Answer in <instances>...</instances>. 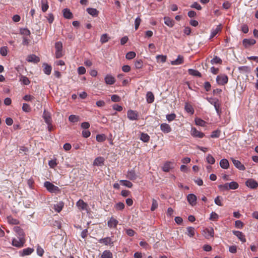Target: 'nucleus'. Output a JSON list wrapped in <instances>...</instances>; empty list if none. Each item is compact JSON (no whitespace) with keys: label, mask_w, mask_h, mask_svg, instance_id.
<instances>
[{"label":"nucleus","mask_w":258,"mask_h":258,"mask_svg":"<svg viewBox=\"0 0 258 258\" xmlns=\"http://www.w3.org/2000/svg\"><path fill=\"white\" fill-rule=\"evenodd\" d=\"M62 43L60 41L56 42L55 44V57L57 58L62 57L64 53L62 51Z\"/></svg>","instance_id":"1"},{"label":"nucleus","mask_w":258,"mask_h":258,"mask_svg":"<svg viewBox=\"0 0 258 258\" xmlns=\"http://www.w3.org/2000/svg\"><path fill=\"white\" fill-rule=\"evenodd\" d=\"M44 186L47 190L52 193H57L60 191L58 187L54 185L49 181H45L44 183Z\"/></svg>","instance_id":"2"},{"label":"nucleus","mask_w":258,"mask_h":258,"mask_svg":"<svg viewBox=\"0 0 258 258\" xmlns=\"http://www.w3.org/2000/svg\"><path fill=\"white\" fill-rule=\"evenodd\" d=\"M207 100L209 103H210L211 104L213 105L217 114L219 115H220L221 113V111L220 108V105L218 103L219 100L217 98H207Z\"/></svg>","instance_id":"3"},{"label":"nucleus","mask_w":258,"mask_h":258,"mask_svg":"<svg viewBox=\"0 0 258 258\" xmlns=\"http://www.w3.org/2000/svg\"><path fill=\"white\" fill-rule=\"evenodd\" d=\"M25 242V238L17 237L16 238L13 239L12 241V244L13 246L17 247H21L23 246Z\"/></svg>","instance_id":"4"},{"label":"nucleus","mask_w":258,"mask_h":258,"mask_svg":"<svg viewBox=\"0 0 258 258\" xmlns=\"http://www.w3.org/2000/svg\"><path fill=\"white\" fill-rule=\"evenodd\" d=\"M228 81V78L226 75H221L217 76L216 78V81L217 83L221 85H224L227 84Z\"/></svg>","instance_id":"5"},{"label":"nucleus","mask_w":258,"mask_h":258,"mask_svg":"<svg viewBox=\"0 0 258 258\" xmlns=\"http://www.w3.org/2000/svg\"><path fill=\"white\" fill-rule=\"evenodd\" d=\"M127 116L130 120H137L138 119L139 113L136 111L129 110L127 112Z\"/></svg>","instance_id":"6"},{"label":"nucleus","mask_w":258,"mask_h":258,"mask_svg":"<svg viewBox=\"0 0 258 258\" xmlns=\"http://www.w3.org/2000/svg\"><path fill=\"white\" fill-rule=\"evenodd\" d=\"M98 242L100 243L104 244L105 245H113V241H112L111 238L110 237H106L103 238H101L98 240Z\"/></svg>","instance_id":"7"},{"label":"nucleus","mask_w":258,"mask_h":258,"mask_svg":"<svg viewBox=\"0 0 258 258\" xmlns=\"http://www.w3.org/2000/svg\"><path fill=\"white\" fill-rule=\"evenodd\" d=\"M197 197L193 194H188L187 196V201L190 205L194 206L197 204Z\"/></svg>","instance_id":"8"},{"label":"nucleus","mask_w":258,"mask_h":258,"mask_svg":"<svg viewBox=\"0 0 258 258\" xmlns=\"http://www.w3.org/2000/svg\"><path fill=\"white\" fill-rule=\"evenodd\" d=\"M191 135L196 138H202L204 137L205 134L198 131L195 127H192L191 130Z\"/></svg>","instance_id":"9"},{"label":"nucleus","mask_w":258,"mask_h":258,"mask_svg":"<svg viewBox=\"0 0 258 258\" xmlns=\"http://www.w3.org/2000/svg\"><path fill=\"white\" fill-rule=\"evenodd\" d=\"M204 236L207 239H209L210 237H213L214 231L213 228H206L204 230Z\"/></svg>","instance_id":"10"},{"label":"nucleus","mask_w":258,"mask_h":258,"mask_svg":"<svg viewBox=\"0 0 258 258\" xmlns=\"http://www.w3.org/2000/svg\"><path fill=\"white\" fill-rule=\"evenodd\" d=\"M43 117L45 123L49 126L51 124V118L50 113L45 110L43 112Z\"/></svg>","instance_id":"11"},{"label":"nucleus","mask_w":258,"mask_h":258,"mask_svg":"<svg viewBox=\"0 0 258 258\" xmlns=\"http://www.w3.org/2000/svg\"><path fill=\"white\" fill-rule=\"evenodd\" d=\"M231 160L234 164V165L239 170H244L245 169V167L243 164H242L240 161L239 160L234 159V158H231Z\"/></svg>","instance_id":"12"},{"label":"nucleus","mask_w":258,"mask_h":258,"mask_svg":"<svg viewBox=\"0 0 258 258\" xmlns=\"http://www.w3.org/2000/svg\"><path fill=\"white\" fill-rule=\"evenodd\" d=\"M256 43V41L253 39H244L242 43L245 48H248L251 45H254Z\"/></svg>","instance_id":"13"},{"label":"nucleus","mask_w":258,"mask_h":258,"mask_svg":"<svg viewBox=\"0 0 258 258\" xmlns=\"http://www.w3.org/2000/svg\"><path fill=\"white\" fill-rule=\"evenodd\" d=\"M104 159L102 157H98L95 159L93 162V165L101 166L104 165Z\"/></svg>","instance_id":"14"},{"label":"nucleus","mask_w":258,"mask_h":258,"mask_svg":"<svg viewBox=\"0 0 258 258\" xmlns=\"http://www.w3.org/2000/svg\"><path fill=\"white\" fill-rule=\"evenodd\" d=\"M27 60L28 62L37 63L40 61V58L35 54H30L28 56Z\"/></svg>","instance_id":"15"},{"label":"nucleus","mask_w":258,"mask_h":258,"mask_svg":"<svg viewBox=\"0 0 258 258\" xmlns=\"http://www.w3.org/2000/svg\"><path fill=\"white\" fill-rule=\"evenodd\" d=\"M118 223V222L116 219H114L113 217H111L107 222V225L110 228H116Z\"/></svg>","instance_id":"16"},{"label":"nucleus","mask_w":258,"mask_h":258,"mask_svg":"<svg viewBox=\"0 0 258 258\" xmlns=\"http://www.w3.org/2000/svg\"><path fill=\"white\" fill-rule=\"evenodd\" d=\"M246 185L251 188H255L258 186L257 182L252 179H248L246 182Z\"/></svg>","instance_id":"17"},{"label":"nucleus","mask_w":258,"mask_h":258,"mask_svg":"<svg viewBox=\"0 0 258 258\" xmlns=\"http://www.w3.org/2000/svg\"><path fill=\"white\" fill-rule=\"evenodd\" d=\"M161 130L164 133H169L171 131L170 126L166 123H162L160 125Z\"/></svg>","instance_id":"18"},{"label":"nucleus","mask_w":258,"mask_h":258,"mask_svg":"<svg viewBox=\"0 0 258 258\" xmlns=\"http://www.w3.org/2000/svg\"><path fill=\"white\" fill-rule=\"evenodd\" d=\"M233 233L236 236H237L242 242L246 241L244 235L240 231H233Z\"/></svg>","instance_id":"19"},{"label":"nucleus","mask_w":258,"mask_h":258,"mask_svg":"<svg viewBox=\"0 0 258 258\" xmlns=\"http://www.w3.org/2000/svg\"><path fill=\"white\" fill-rule=\"evenodd\" d=\"M126 177L127 178L131 180H134L137 179V176L136 174L135 170H128L127 172Z\"/></svg>","instance_id":"20"},{"label":"nucleus","mask_w":258,"mask_h":258,"mask_svg":"<svg viewBox=\"0 0 258 258\" xmlns=\"http://www.w3.org/2000/svg\"><path fill=\"white\" fill-rule=\"evenodd\" d=\"M14 231L17 233L18 237L25 238V234L23 230L19 226L14 227Z\"/></svg>","instance_id":"21"},{"label":"nucleus","mask_w":258,"mask_h":258,"mask_svg":"<svg viewBox=\"0 0 258 258\" xmlns=\"http://www.w3.org/2000/svg\"><path fill=\"white\" fill-rule=\"evenodd\" d=\"M183 57L182 55H179L177 58L174 60L171 61V64L172 65L176 66L183 63Z\"/></svg>","instance_id":"22"},{"label":"nucleus","mask_w":258,"mask_h":258,"mask_svg":"<svg viewBox=\"0 0 258 258\" xmlns=\"http://www.w3.org/2000/svg\"><path fill=\"white\" fill-rule=\"evenodd\" d=\"M63 17L68 19H71L73 18V15L69 9H64L62 11Z\"/></svg>","instance_id":"23"},{"label":"nucleus","mask_w":258,"mask_h":258,"mask_svg":"<svg viewBox=\"0 0 258 258\" xmlns=\"http://www.w3.org/2000/svg\"><path fill=\"white\" fill-rule=\"evenodd\" d=\"M34 251V249L33 248L28 247L27 248L23 249L22 251L20 252L21 256H25L31 254Z\"/></svg>","instance_id":"24"},{"label":"nucleus","mask_w":258,"mask_h":258,"mask_svg":"<svg viewBox=\"0 0 258 258\" xmlns=\"http://www.w3.org/2000/svg\"><path fill=\"white\" fill-rule=\"evenodd\" d=\"M220 166L223 169H228L229 163L227 159H223L220 161Z\"/></svg>","instance_id":"25"},{"label":"nucleus","mask_w":258,"mask_h":258,"mask_svg":"<svg viewBox=\"0 0 258 258\" xmlns=\"http://www.w3.org/2000/svg\"><path fill=\"white\" fill-rule=\"evenodd\" d=\"M115 78L111 75H107L105 78V81L107 84L112 85L115 83Z\"/></svg>","instance_id":"26"},{"label":"nucleus","mask_w":258,"mask_h":258,"mask_svg":"<svg viewBox=\"0 0 258 258\" xmlns=\"http://www.w3.org/2000/svg\"><path fill=\"white\" fill-rule=\"evenodd\" d=\"M87 12L93 17H97L98 15L99 11L96 9L89 8L86 10Z\"/></svg>","instance_id":"27"},{"label":"nucleus","mask_w":258,"mask_h":258,"mask_svg":"<svg viewBox=\"0 0 258 258\" xmlns=\"http://www.w3.org/2000/svg\"><path fill=\"white\" fill-rule=\"evenodd\" d=\"M77 206L81 210H85L88 206L87 204L82 200H79L77 203Z\"/></svg>","instance_id":"28"},{"label":"nucleus","mask_w":258,"mask_h":258,"mask_svg":"<svg viewBox=\"0 0 258 258\" xmlns=\"http://www.w3.org/2000/svg\"><path fill=\"white\" fill-rule=\"evenodd\" d=\"M164 23L169 27H172L174 26V22L173 20L171 19L169 17H165L164 18Z\"/></svg>","instance_id":"29"},{"label":"nucleus","mask_w":258,"mask_h":258,"mask_svg":"<svg viewBox=\"0 0 258 258\" xmlns=\"http://www.w3.org/2000/svg\"><path fill=\"white\" fill-rule=\"evenodd\" d=\"M41 10L42 12H45L48 9V3L47 0H41Z\"/></svg>","instance_id":"30"},{"label":"nucleus","mask_w":258,"mask_h":258,"mask_svg":"<svg viewBox=\"0 0 258 258\" xmlns=\"http://www.w3.org/2000/svg\"><path fill=\"white\" fill-rule=\"evenodd\" d=\"M64 206V203L63 202H59L56 205H54V209L55 211L59 213L60 212Z\"/></svg>","instance_id":"31"},{"label":"nucleus","mask_w":258,"mask_h":258,"mask_svg":"<svg viewBox=\"0 0 258 258\" xmlns=\"http://www.w3.org/2000/svg\"><path fill=\"white\" fill-rule=\"evenodd\" d=\"M140 139L144 143H147L149 141L150 137L147 134L142 133Z\"/></svg>","instance_id":"32"},{"label":"nucleus","mask_w":258,"mask_h":258,"mask_svg":"<svg viewBox=\"0 0 258 258\" xmlns=\"http://www.w3.org/2000/svg\"><path fill=\"white\" fill-rule=\"evenodd\" d=\"M187 232L186 234L189 236L190 237H192L195 235V229L193 227H187L186 228Z\"/></svg>","instance_id":"33"},{"label":"nucleus","mask_w":258,"mask_h":258,"mask_svg":"<svg viewBox=\"0 0 258 258\" xmlns=\"http://www.w3.org/2000/svg\"><path fill=\"white\" fill-rule=\"evenodd\" d=\"M184 109L187 112L190 114H193L194 113L195 111L192 106L188 103H185Z\"/></svg>","instance_id":"34"},{"label":"nucleus","mask_w":258,"mask_h":258,"mask_svg":"<svg viewBox=\"0 0 258 258\" xmlns=\"http://www.w3.org/2000/svg\"><path fill=\"white\" fill-rule=\"evenodd\" d=\"M147 101L148 103H152L154 100V96L152 92H148L146 95Z\"/></svg>","instance_id":"35"},{"label":"nucleus","mask_w":258,"mask_h":258,"mask_svg":"<svg viewBox=\"0 0 258 258\" xmlns=\"http://www.w3.org/2000/svg\"><path fill=\"white\" fill-rule=\"evenodd\" d=\"M43 66L44 67V73L47 75H50L51 71V67L47 63H43Z\"/></svg>","instance_id":"36"},{"label":"nucleus","mask_w":258,"mask_h":258,"mask_svg":"<svg viewBox=\"0 0 258 258\" xmlns=\"http://www.w3.org/2000/svg\"><path fill=\"white\" fill-rule=\"evenodd\" d=\"M188 72L190 75L199 77H201L202 76L201 73L197 70L190 69L188 70Z\"/></svg>","instance_id":"37"},{"label":"nucleus","mask_w":258,"mask_h":258,"mask_svg":"<svg viewBox=\"0 0 258 258\" xmlns=\"http://www.w3.org/2000/svg\"><path fill=\"white\" fill-rule=\"evenodd\" d=\"M221 30V25H219L217 26L216 28L215 29H214L212 31L210 38H213L215 37L217 34L220 32Z\"/></svg>","instance_id":"38"},{"label":"nucleus","mask_w":258,"mask_h":258,"mask_svg":"<svg viewBox=\"0 0 258 258\" xmlns=\"http://www.w3.org/2000/svg\"><path fill=\"white\" fill-rule=\"evenodd\" d=\"M101 257V258H112V253L110 250H106L103 252Z\"/></svg>","instance_id":"39"},{"label":"nucleus","mask_w":258,"mask_h":258,"mask_svg":"<svg viewBox=\"0 0 258 258\" xmlns=\"http://www.w3.org/2000/svg\"><path fill=\"white\" fill-rule=\"evenodd\" d=\"M171 163L170 162H166L162 167V170L164 172H169L170 169L172 167L171 166Z\"/></svg>","instance_id":"40"},{"label":"nucleus","mask_w":258,"mask_h":258,"mask_svg":"<svg viewBox=\"0 0 258 258\" xmlns=\"http://www.w3.org/2000/svg\"><path fill=\"white\" fill-rule=\"evenodd\" d=\"M229 189H236L238 187V184L235 181L228 183Z\"/></svg>","instance_id":"41"},{"label":"nucleus","mask_w":258,"mask_h":258,"mask_svg":"<svg viewBox=\"0 0 258 258\" xmlns=\"http://www.w3.org/2000/svg\"><path fill=\"white\" fill-rule=\"evenodd\" d=\"M8 221L11 224L17 225L19 224V221L16 219L13 218L11 216L8 217Z\"/></svg>","instance_id":"42"},{"label":"nucleus","mask_w":258,"mask_h":258,"mask_svg":"<svg viewBox=\"0 0 258 258\" xmlns=\"http://www.w3.org/2000/svg\"><path fill=\"white\" fill-rule=\"evenodd\" d=\"M238 70L241 73H249L250 72V68L248 66L239 67Z\"/></svg>","instance_id":"43"},{"label":"nucleus","mask_w":258,"mask_h":258,"mask_svg":"<svg viewBox=\"0 0 258 258\" xmlns=\"http://www.w3.org/2000/svg\"><path fill=\"white\" fill-rule=\"evenodd\" d=\"M20 33L24 36H29L31 34L30 31L27 28H22L20 29Z\"/></svg>","instance_id":"44"},{"label":"nucleus","mask_w":258,"mask_h":258,"mask_svg":"<svg viewBox=\"0 0 258 258\" xmlns=\"http://www.w3.org/2000/svg\"><path fill=\"white\" fill-rule=\"evenodd\" d=\"M195 123L197 125L201 126H204L206 123V121L199 118H196L195 119Z\"/></svg>","instance_id":"45"},{"label":"nucleus","mask_w":258,"mask_h":258,"mask_svg":"<svg viewBox=\"0 0 258 258\" xmlns=\"http://www.w3.org/2000/svg\"><path fill=\"white\" fill-rule=\"evenodd\" d=\"M120 182L124 186H125L127 187L131 188L133 186V183L128 180H120Z\"/></svg>","instance_id":"46"},{"label":"nucleus","mask_w":258,"mask_h":258,"mask_svg":"<svg viewBox=\"0 0 258 258\" xmlns=\"http://www.w3.org/2000/svg\"><path fill=\"white\" fill-rule=\"evenodd\" d=\"M207 162L210 164H213L215 162V158L211 155L208 154L206 157Z\"/></svg>","instance_id":"47"},{"label":"nucleus","mask_w":258,"mask_h":258,"mask_svg":"<svg viewBox=\"0 0 258 258\" xmlns=\"http://www.w3.org/2000/svg\"><path fill=\"white\" fill-rule=\"evenodd\" d=\"M20 81H21L24 85H28L30 83V81L29 79L24 76H21L20 79Z\"/></svg>","instance_id":"48"},{"label":"nucleus","mask_w":258,"mask_h":258,"mask_svg":"<svg viewBox=\"0 0 258 258\" xmlns=\"http://www.w3.org/2000/svg\"><path fill=\"white\" fill-rule=\"evenodd\" d=\"M109 37L107 34H103L101 35L100 38V42L101 43L107 42L109 40Z\"/></svg>","instance_id":"49"},{"label":"nucleus","mask_w":258,"mask_h":258,"mask_svg":"<svg viewBox=\"0 0 258 258\" xmlns=\"http://www.w3.org/2000/svg\"><path fill=\"white\" fill-rule=\"evenodd\" d=\"M222 62V59L217 56H215L211 60V63L213 64L215 63L221 64Z\"/></svg>","instance_id":"50"},{"label":"nucleus","mask_w":258,"mask_h":258,"mask_svg":"<svg viewBox=\"0 0 258 258\" xmlns=\"http://www.w3.org/2000/svg\"><path fill=\"white\" fill-rule=\"evenodd\" d=\"M106 140V136L104 134H99L96 136V140L99 142H102Z\"/></svg>","instance_id":"51"},{"label":"nucleus","mask_w":258,"mask_h":258,"mask_svg":"<svg viewBox=\"0 0 258 258\" xmlns=\"http://www.w3.org/2000/svg\"><path fill=\"white\" fill-rule=\"evenodd\" d=\"M79 117L78 116L75 115H71L69 117V120L72 122H76L79 121Z\"/></svg>","instance_id":"52"},{"label":"nucleus","mask_w":258,"mask_h":258,"mask_svg":"<svg viewBox=\"0 0 258 258\" xmlns=\"http://www.w3.org/2000/svg\"><path fill=\"white\" fill-rule=\"evenodd\" d=\"M114 207L116 210H122L124 208V204L123 203L119 202L115 204Z\"/></svg>","instance_id":"53"},{"label":"nucleus","mask_w":258,"mask_h":258,"mask_svg":"<svg viewBox=\"0 0 258 258\" xmlns=\"http://www.w3.org/2000/svg\"><path fill=\"white\" fill-rule=\"evenodd\" d=\"M220 131L217 130L215 131H214L212 132V134L211 135V137L212 138H219L220 135Z\"/></svg>","instance_id":"54"},{"label":"nucleus","mask_w":258,"mask_h":258,"mask_svg":"<svg viewBox=\"0 0 258 258\" xmlns=\"http://www.w3.org/2000/svg\"><path fill=\"white\" fill-rule=\"evenodd\" d=\"M22 110L25 112H29L31 111V107L27 103H23L22 106Z\"/></svg>","instance_id":"55"},{"label":"nucleus","mask_w":258,"mask_h":258,"mask_svg":"<svg viewBox=\"0 0 258 258\" xmlns=\"http://www.w3.org/2000/svg\"><path fill=\"white\" fill-rule=\"evenodd\" d=\"M136 53L134 51H130L127 52L126 54V58L127 59H132L135 57Z\"/></svg>","instance_id":"56"},{"label":"nucleus","mask_w":258,"mask_h":258,"mask_svg":"<svg viewBox=\"0 0 258 258\" xmlns=\"http://www.w3.org/2000/svg\"><path fill=\"white\" fill-rule=\"evenodd\" d=\"M156 58L158 61H160L161 62H165L166 60L167 57L166 55H158L156 56Z\"/></svg>","instance_id":"57"},{"label":"nucleus","mask_w":258,"mask_h":258,"mask_svg":"<svg viewBox=\"0 0 258 258\" xmlns=\"http://www.w3.org/2000/svg\"><path fill=\"white\" fill-rule=\"evenodd\" d=\"M218 188L220 190L223 191L229 190L228 183H226L224 184L219 185Z\"/></svg>","instance_id":"58"},{"label":"nucleus","mask_w":258,"mask_h":258,"mask_svg":"<svg viewBox=\"0 0 258 258\" xmlns=\"http://www.w3.org/2000/svg\"><path fill=\"white\" fill-rule=\"evenodd\" d=\"M158 202L157 201L155 200L154 199H153L152 200V206H151V210L152 211H154L158 207Z\"/></svg>","instance_id":"59"},{"label":"nucleus","mask_w":258,"mask_h":258,"mask_svg":"<svg viewBox=\"0 0 258 258\" xmlns=\"http://www.w3.org/2000/svg\"><path fill=\"white\" fill-rule=\"evenodd\" d=\"M0 53L2 56H6L8 53L7 47L6 46L1 47L0 49Z\"/></svg>","instance_id":"60"},{"label":"nucleus","mask_w":258,"mask_h":258,"mask_svg":"<svg viewBox=\"0 0 258 258\" xmlns=\"http://www.w3.org/2000/svg\"><path fill=\"white\" fill-rule=\"evenodd\" d=\"M176 116V115L175 113H171V114L166 115V119L169 121H171L173 120L174 119H175Z\"/></svg>","instance_id":"61"},{"label":"nucleus","mask_w":258,"mask_h":258,"mask_svg":"<svg viewBox=\"0 0 258 258\" xmlns=\"http://www.w3.org/2000/svg\"><path fill=\"white\" fill-rule=\"evenodd\" d=\"M141 22V19L140 17H137L135 21V30H137L139 28V27L140 25Z\"/></svg>","instance_id":"62"},{"label":"nucleus","mask_w":258,"mask_h":258,"mask_svg":"<svg viewBox=\"0 0 258 258\" xmlns=\"http://www.w3.org/2000/svg\"><path fill=\"white\" fill-rule=\"evenodd\" d=\"M218 217L219 216L216 213L212 212L210 214V219L213 221H215L217 220Z\"/></svg>","instance_id":"63"},{"label":"nucleus","mask_w":258,"mask_h":258,"mask_svg":"<svg viewBox=\"0 0 258 258\" xmlns=\"http://www.w3.org/2000/svg\"><path fill=\"white\" fill-rule=\"evenodd\" d=\"M135 66L136 69H141L143 67V61L141 60H136L135 62Z\"/></svg>","instance_id":"64"}]
</instances>
